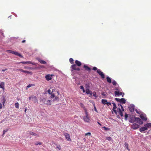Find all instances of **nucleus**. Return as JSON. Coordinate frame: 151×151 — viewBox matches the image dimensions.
Instances as JSON below:
<instances>
[{
  "mask_svg": "<svg viewBox=\"0 0 151 151\" xmlns=\"http://www.w3.org/2000/svg\"><path fill=\"white\" fill-rule=\"evenodd\" d=\"M92 69L94 70H97V72L101 76L102 78L104 79L105 78V75L101 71L100 69H97V68L96 67H93L92 68Z\"/></svg>",
  "mask_w": 151,
  "mask_h": 151,
  "instance_id": "f257e3e1",
  "label": "nucleus"
},
{
  "mask_svg": "<svg viewBox=\"0 0 151 151\" xmlns=\"http://www.w3.org/2000/svg\"><path fill=\"white\" fill-rule=\"evenodd\" d=\"M40 101L42 102L44 104H45L47 105H51V101L50 100H46L45 98H43L41 99Z\"/></svg>",
  "mask_w": 151,
  "mask_h": 151,
  "instance_id": "f03ea898",
  "label": "nucleus"
},
{
  "mask_svg": "<svg viewBox=\"0 0 151 151\" xmlns=\"http://www.w3.org/2000/svg\"><path fill=\"white\" fill-rule=\"evenodd\" d=\"M29 98V100H32L34 103L36 104L38 103V100L36 96L34 95H32L30 96Z\"/></svg>",
  "mask_w": 151,
  "mask_h": 151,
  "instance_id": "7ed1b4c3",
  "label": "nucleus"
},
{
  "mask_svg": "<svg viewBox=\"0 0 151 151\" xmlns=\"http://www.w3.org/2000/svg\"><path fill=\"white\" fill-rule=\"evenodd\" d=\"M115 100H116L117 101L121 103L124 104L126 103V100L124 98H122L119 99L117 98H115Z\"/></svg>",
  "mask_w": 151,
  "mask_h": 151,
  "instance_id": "20e7f679",
  "label": "nucleus"
},
{
  "mask_svg": "<svg viewBox=\"0 0 151 151\" xmlns=\"http://www.w3.org/2000/svg\"><path fill=\"white\" fill-rule=\"evenodd\" d=\"M114 95L115 96L122 95V96L123 97L124 95V93L122 92H119V91H115L114 92Z\"/></svg>",
  "mask_w": 151,
  "mask_h": 151,
  "instance_id": "39448f33",
  "label": "nucleus"
},
{
  "mask_svg": "<svg viewBox=\"0 0 151 151\" xmlns=\"http://www.w3.org/2000/svg\"><path fill=\"white\" fill-rule=\"evenodd\" d=\"M135 121L139 124H142L143 123V122L139 117H135Z\"/></svg>",
  "mask_w": 151,
  "mask_h": 151,
  "instance_id": "423d86ee",
  "label": "nucleus"
},
{
  "mask_svg": "<svg viewBox=\"0 0 151 151\" xmlns=\"http://www.w3.org/2000/svg\"><path fill=\"white\" fill-rule=\"evenodd\" d=\"M140 117L144 121H146L147 120V118L145 114H141L140 115Z\"/></svg>",
  "mask_w": 151,
  "mask_h": 151,
  "instance_id": "0eeeda50",
  "label": "nucleus"
},
{
  "mask_svg": "<svg viewBox=\"0 0 151 151\" xmlns=\"http://www.w3.org/2000/svg\"><path fill=\"white\" fill-rule=\"evenodd\" d=\"M53 76H54V75L53 74H48L46 76L45 78L46 80H47L48 81H49L52 79V77Z\"/></svg>",
  "mask_w": 151,
  "mask_h": 151,
  "instance_id": "6e6552de",
  "label": "nucleus"
},
{
  "mask_svg": "<svg viewBox=\"0 0 151 151\" xmlns=\"http://www.w3.org/2000/svg\"><path fill=\"white\" fill-rule=\"evenodd\" d=\"M64 135L67 140L69 141H71V139L70 138V136L68 134L65 133H64Z\"/></svg>",
  "mask_w": 151,
  "mask_h": 151,
  "instance_id": "1a4fd4ad",
  "label": "nucleus"
},
{
  "mask_svg": "<svg viewBox=\"0 0 151 151\" xmlns=\"http://www.w3.org/2000/svg\"><path fill=\"white\" fill-rule=\"evenodd\" d=\"M22 63V64H31L33 65H35V63L32 62L31 61H26V62L23 61V62H22L19 63Z\"/></svg>",
  "mask_w": 151,
  "mask_h": 151,
  "instance_id": "9d476101",
  "label": "nucleus"
},
{
  "mask_svg": "<svg viewBox=\"0 0 151 151\" xmlns=\"http://www.w3.org/2000/svg\"><path fill=\"white\" fill-rule=\"evenodd\" d=\"M77 65L76 64H73L70 67V68H71V71L73 72V71L74 70H76V68H77Z\"/></svg>",
  "mask_w": 151,
  "mask_h": 151,
  "instance_id": "9b49d317",
  "label": "nucleus"
},
{
  "mask_svg": "<svg viewBox=\"0 0 151 151\" xmlns=\"http://www.w3.org/2000/svg\"><path fill=\"white\" fill-rule=\"evenodd\" d=\"M84 122H89L90 120L88 116H84L83 117Z\"/></svg>",
  "mask_w": 151,
  "mask_h": 151,
  "instance_id": "f8f14e48",
  "label": "nucleus"
},
{
  "mask_svg": "<svg viewBox=\"0 0 151 151\" xmlns=\"http://www.w3.org/2000/svg\"><path fill=\"white\" fill-rule=\"evenodd\" d=\"M36 59L38 61L42 64H45L47 63L46 61L44 60H41L39 58H36Z\"/></svg>",
  "mask_w": 151,
  "mask_h": 151,
  "instance_id": "ddd939ff",
  "label": "nucleus"
},
{
  "mask_svg": "<svg viewBox=\"0 0 151 151\" xmlns=\"http://www.w3.org/2000/svg\"><path fill=\"white\" fill-rule=\"evenodd\" d=\"M132 127L133 129H136L139 127V125L136 123H134L133 124Z\"/></svg>",
  "mask_w": 151,
  "mask_h": 151,
  "instance_id": "4468645a",
  "label": "nucleus"
},
{
  "mask_svg": "<svg viewBox=\"0 0 151 151\" xmlns=\"http://www.w3.org/2000/svg\"><path fill=\"white\" fill-rule=\"evenodd\" d=\"M147 129V128H146V127H142L139 129V131L141 132H142L144 131H145Z\"/></svg>",
  "mask_w": 151,
  "mask_h": 151,
  "instance_id": "2eb2a0df",
  "label": "nucleus"
},
{
  "mask_svg": "<svg viewBox=\"0 0 151 151\" xmlns=\"http://www.w3.org/2000/svg\"><path fill=\"white\" fill-rule=\"evenodd\" d=\"M113 106V110L116 114H117V112L115 109L117 108L116 104L114 103H112Z\"/></svg>",
  "mask_w": 151,
  "mask_h": 151,
  "instance_id": "dca6fc26",
  "label": "nucleus"
},
{
  "mask_svg": "<svg viewBox=\"0 0 151 151\" xmlns=\"http://www.w3.org/2000/svg\"><path fill=\"white\" fill-rule=\"evenodd\" d=\"M83 68H85V70L87 71H90L91 69L90 67H88L87 65H83Z\"/></svg>",
  "mask_w": 151,
  "mask_h": 151,
  "instance_id": "f3484780",
  "label": "nucleus"
},
{
  "mask_svg": "<svg viewBox=\"0 0 151 151\" xmlns=\"http://www.w3.org/2000/svg\"><path fill=\"white\" fill-rule=\"evenodd\" d=\"M118 111L117 112L121 116H123V113L122 111H123L122 110H121L120 108L118 109Z\"/></svg>",
  "mask_w": 151,
  "mask_h": 151,
  "instance_id": "a211bd4d",
  "label": "nucleus"
},
{
  "mask_svg": "<svg viewBox=\"0 0 151 151\" xmlns=\"http://www.w3.org/2000/svg\"><path fill=\"white\" fill-rule=\"evenodd\" d=\"M75 64L78 66H80L81 65V62L80 61L78 60H75Z\"/></svg>",
  "mask_w": 151,
  "mask_h": 151,
  "instance_id": "6ab92c4d",
  "label": "nucleus"
},
{
  "mask_svg": "<svg viewBox=\"0 0 151 151\" xmlns=\"http://www.w3.org/2000/svg\"><path fill=\"white\" fill-rule=\"evenodd\" d=\"M85 91L87 94H90L91 96L92 95L91 91H90L88 88L86 89Z\"/></svg>",
  "mask_w": 151,
  "mask_h": 151,
  "instance_id": "aec40b11",
  "label": "nucleus"
},
{
  "mask_svg": "<svg viewBox=\"0 0 151 151\" xmlns=\"http://www.w3.org/2000/svg\"><path fill=\"white\" fill-rule=\"evenodd\" d=\"M0 87L4 90V82H2L0 83Z\"/></svg>",
  "mask_w": 151,
  "mask_h": 151,
  "instance_id": "412c9836",
  "label": "nucleus"
},
{
  "mask_svg": "<svg viewBox=\"0 0 151 151\" xmlns=\"http://www.w3.org/2000/svg\"><path fill=\"white\" fill-rule=\"evenodd\" d=\"M14 54L18 56L21 58H23L22 56L20 54L17 52L14 51Z\"/></svg>",
  "mask_w": 151,
  "mask_h": 151,
  "instance_id": "4be33fe9",
  "label": "nucleus"
},
{
  "mask_svg": "<svg viewBox=\"0 0 151 151\" xmlns=\"http://www.w3.org/2000/svg\"><path fill=\"white\" fill-rule=\"evenodd\" d=\"M144 126L146 127V128H150L151 127V123H148L144 125Z\"/></svg>",
  "mask_w": 151,
  "mask_h": 151,
  "instance_id": "5701e85b",
  "label": "nucleus"
},
{
  "mask_svg": "<svg viewBox=\"0 0 151 151\" xmlns=\"http://www.w3.org/2000/svg\"><path fill=\"white\" fill-rule=\"evenodd\" d=\"M107 102V100L106 99H102L101 100V103L104 104H106Z\"/></svg>",
  "mask_w": 151,
  "mask_h": 151,
  "instance_id": "b1692460",
  "label": "nucleus"
},
{
  "mask_svg": "<svg viewBox=\"0 0 151 151\" xmlns=\"http://www.w3.org/2000/svg\"><path fill=\"white\" fill-rule=\"evenodd\" d=\"M106 79L107 80V81L109 83H111V78L109 76L106 77Z\"/></svg>",
  "mask_w": 151,
  "mask_h": 151,
  "instance_id": "393cba45",
  "label": "nucleus"
},
{
  "mask_svg": "<svg viewBox=\"0 0 151 151\" xmlns=\"http://www.w3.org/2000/svg\"><path fill=\"white\" fill-rule=\"evenodd\" d=\"M35 84H29L27 86V88H29L32 86H35Z\"/></svg>",
  "mask_w": 151,
  "mask_h": 151,
  "instance_id": "a878e982",
  "label": "nucleus"
},
{
  "mask_svg": "<svg viewBox=\"0 0 151 151\" xmlns=\"http://www.w3.org/2000/svg\"><path fill=\"white\" fill-rule=\"evenodd\" d=\"M6 99H5V97L4 96H3V100H2V103L3 104V105L4 104L5 101H6Z\"/></svg>",
  "mask_w": 151,
  "mask_h": 151,
  "instance_id": "bb28decb",
  "label": "nucleus"
},
{
  "mask_svg": "<svg viewBox=\"0 0 151 151\" xmlns=\"http://www.w3.org/2000/svg\"><path fill=\"white\" fill-rule=\"evenodd\" d=\"M29 134L31 135H34L35 136H37V134L31 132H30Z\"/></svg>",
  "mask_w": 151,
  "mask_h": 151,
  "instance_id": "cd10ccee",
  "label": "nucleus"
},
{
  "mask_svg": "<svg viewBox=\"0 0 151 151\" xmlns=\"http://www.w3.org/2000/svg\"><path fill=\"white\" fill-rule=\"evenodd\" d=\"M15 106L16 108L18 109L19 108V104L18 102L16 103L15 104Z\"/></svg>",
  "mask_w": 151,
  "mask_h": 151,
  "instance_id": "c85d7f7f",
  "label": "nucleus"
},
{
  "mask_svg": "<svg viewBox=\"0 0 151 151\" xmlns=\"http://www.w3.org/2000/svg\"><path fill=\"white\" fill-rule=\"evenodd\" d=\"M73 59L71 58H70L69 59V61L72 64H73Z\"/></svg>",
  "mask_w": 151,
  "mask_h": 151,
  "instance_id": "c756f323",
  "label": "nucleus"
},
{
  "mask_svg": "<svg viewBox=\"0 0 151 151\" xmlns=\"http://www.w3.org/2000/svg\"><path fill=\"white\" fill-rule=\"evenodd\" d=\"M79 105L82 108L85 109V106L83 103H80L79 104Z\"/></svg>",
  "mask_w": 151,
  "mask_h": 151,
  "instance_id": "7c9ffc66",
  "label": "nucleus"
},
{
  "mask_svg": "<svg viewBox=\"0 0 151 151\" xmlns=\"http://www.w3.org/2000/svg\"><path fill=\"white\" fill-rule=\"evenodd\" d=\"M106 139L107 140H108L109 141H110L112 140V138H111V137H107L106 138Z\"/></svg>",
  "mask_w": 151,
  "mask_h": 151,
  "instance_id": "2f4dec72",
  "label": "nucleus"
},
{
  "mask_svg": "<svg viewBox=\"0 0 151 151\" xmlns=\"http://www.w3.org/2000/svg\"><path fill=\"white\" fill-rule=\"evenodd\" d=\"M6 51L7 52H9V53H11L13 54H14V51H13L12 50H7Z\"/></svg>",
  "mask_w": 151,
  "mask_h": 151,
  "instance_id": "473e14b6",
  "label": "nucleus"
},
{
  "mask_svg": "<svg viewBox=\"0 0 151 151\" xmlns=\"http://www.w3.org/2000/svg\"><path fill=\"white\" fill-rule=\"evenodd\" d=\"M112 83V84L114 85L115 86L117 84V83H116V82L114 80H113V81Z\"/></svg>",
  "mask_w": 151,
  "mask_h": 151,
  "instance_id": "72a5a7b5",
  "label": "nucleus"
},
{
  "mask_svg": "<svg viewBox=\"0 0 151 151\" xmlns=\"http://www.w3.org/2000/svg\"><path fill=\"white\" fill-rule=\"evenodd\" d=\"M80 88L83 90V93H84L85 92V90H84V88L83 86H80Z\"/></svg>",
  "mask_w": 151,
  "mask_h": 151,
  "instance_id": "f704fd0d",
  "label": "nucleus"
},
{
  "mask_svg": "<svg viewBox=\"0 0 151 151\" xmlns=\"http://www.w3.org/2000/svg\"><path fill=\"white\" fill-rule=\"evenodd\" d=\"M55 97V95L54 94H52L50 96V98H53Z\"/></svg>",
  "mask_w": 151,
  "mask_h": 151,
  "instance_id": "c9c22d12",
  "label": "nucleus"
},
{
  "mask_svg": "<svg viewBox=\"0 0 151 151\" xmlns=\"http://www.w3.org/2000/svg\"><path fill=\"white\" fill-rule=\"evenodd\" d=\"M23 72L25 73H28V74H30L31 73V72H30L28 71L27 70H23Z\"/></svg>",
  "mask_w": 151,
  "mask_h": 151,
  "instance_id": "e433bc0d",
  "label": "nucleus"
},
{
  "mask_svg": "<svg viewBox=\"0 0 151 151\" xmlns=\"http://www.w3.org/2000/svg\"><path fill=\"white\" fill-rule=\"evenodd\" d=\"M41 144H42L40 142H36L35 143V145H41Z\"/></svg>",
  "mask_w": 151,
  "mask_h": 151,
  "instance_id": "4c0bfd02",
  "label": "nucleus"
},
{
  "mask_svg": "<svg viewBox=\"0 0 151 151\" xmlns=\"http://www.w3.org/2000/svg\"><path fill=\"white\" fill-rule=\"evenodd\" d=\"M14 70H19L21 72H23V69H17L16 70L15 69H14Z\"/></svg>",
  "mask_w": 151,
  "mask_h": 151,
  "instance_id": "58836bf2",
  "label": "nucleus"
},
{
  "mask_svg": "<svg viewBox=\"0 0 151 151\" xmlns=\"http://www.w3.org/2000/svg\"><path fill=\"white\" fill-rule=\"evenodd\" d=\"M59 100V97L58 96H56L54 99V101H58Z\"/></svg>",
  "mask_w": 151,
  "mask_h": 151,
  "instance_id": "ea45409f",
  "label": "nucleus"
},
{
  "mask_svg": "<svg viewBox=\"0 0 151 151\" xmlns=\"http://www.w3.org/2000/svg\"><path fill=\"white\" fill-rule=\"evenodd\" d=\"M135 111H136V113H137L138 114H140L141 112L140 111H139L137 109H136L135 110Z\"/></svg>",
  "mask_w": 151,
  "mask_h": 151,
  "instance_id": "a19ab883",
  "label": "nucleus"
},
{
  "mask_svg": "<svg viewBox=\"0 0 151 151\" xmlns=\"http://www.w3.org/2000/svg\"><path fill=\"white\" fill-rule=\"evenodd\" d=\"M118 106H121V109H122V111H124V109L123 107L121 105V104H118Z\"/></svg>",
  "mask_w": 151,
  "mask_h": 151,
  "instance_id": "79ce46f5",
  "label": "nucleus"
},
{
  "mask_svg": "<svg viewBox=\"0 0 151 151\" xmlns=\"http://www.w3.org/2000/svg\"><path fill=\"white\" fill-rule=\"evenodd\" d=\"M124 145H125V147L127 148L128 149V144L126 143V142L125 143V144H124Z\"/></svg>",
  "mask_w": 151,
  "mask_h": 151,
  "instance_id": "37998d69",
  "label": "nucleus"
},
{
  "mask_svg": "<svg viewBox=\"0 0 151 151\" xmlns=\"http://www.w3.org/2000/svg\"><path fill=\"white\" fill-rule=\"evenodd\" d=\"M85 113H86V116H88V112H87L86 110V109H85Z\"/></svg>",
  "mask_w": 151,
  "mask_h": 151,
  "instance_id": "c03bdc74",
  "label": "nucleus"
},
{
  "mask_svg": "<svg viewBox=\"0 0 151 151\" xmlns=\"http://www.w3.org/2000/svg\"><path fill=\"white\" fill-rule=\"evenodd\" d=\"M87 135H88L89 136H90L91 135V133L90 132H88L87 133H86L85 134V135L86 136Z\"/></svg>",
  "mask_w": 151,
  "mask_h": 151,
  "instance_id": "a18cd8bd",
  "label": "nucleus"
},
{
  "mask_svg": "<svg viewBox=\"0 0 151 151\" xmlns=\"http://www.w3.org/2000/svg\"><path fill=\"white\" fill-rule=\"evenodd\" d=\"M128 116V115L126 113L125 115V119L126 120L127 119V118Z\"/></svg>",
  "mask_w": 151,
  "mask_h": 151,
  "instance_id": "49530a36",
  "label": "nucleus"
},
{
  "mask_svg": "<svg viewBox=\"0 0 151 151\" xmlns=\"http://www.w3.org/2000/svg\"><path fill=\"white\" fill-rule=\"evenodd\" d=\"M130 106L131 107V108H132V110H133V111H134V106L133 105H131Z\"/></svg>",
  "mask_w": 151,
  "mask_h": 151,
  "instance_id": "de8ad7c7",
  "label": "nucleus"
},
{
  "mask_svg": "<svg viewBox=\"0 0 151 151\" xmlns=\"http://www.w3.org/2000/svg\"><path fill=\"white\" fill-rule=\"evenodd\" d=\"M48 93L49 94H51L52 92V91H51L49 89L48 90Z\"/></svg>",
  "mask_w": 151,
  "mask_h": 151,
  "instance_id": "09e8293b",
  "label": "nucleus"
},
{
  "mask_svg": "<svg viewBox=\"0 0 151 151\" xmlns=\"http://www.w3.org/2000/svg\"><path fill=\"white\" fill-rule=\"evenodd\" d=\"M103 128H104L105 130H107L109 129L108 128H107L105 127H103Z\"/></svg>",
  "mask_w": 151,
  "mask_h": 151,
  "instance_id": "8fccbe9b",
  "label": "nucleus"
},
{
  "mask_svg": "<svg viewBox=\"0 0 151 151\" xmlns=\"http://www.w3.org/2000/svg\"><path fill=\"white\" fill-rule=\"evenodd\" d=\"M108 106H109L110 105H111V103L110 102H107L106 103V104Z\"/></svg>",
  "mask_w": 151,
  "mask_h": 151,
  "instance_id": "3c124183",
  "label": "nucleus"
},
{
  "mask_svg": "<svg viewBox=\"0 0 151 151\" xmlns=\"http://www.w3.org/2000/svg\"><path fill=\"white\" fill-rule=\"evenodd\" d=\"M76 70L80 71V69L79 68L77 67Z\"/></svg>",
  "mask_w": 151,
  "mask_h": 151,
  "instance_id": "603ef678",
  "label": "nucleus"
},
{
  "mask_svg": "<svg viewBox=\"0 0 151 151\" xmlns=\"http://www.w3.org/2000/svg\"><path fill=\"white\" fill-rule=\"evenodd\" d=\"M2 108V104L0 103V109H1Z\"/></svg>",
  "mask_w": 151,
  "mask_h": 151,
  "instance_id": "864d4df0",
  "label": "nucleus"
},
{
  "mask_svg": "<svg viewBox=\"0 0 151 151\" xmlns=\"http://www.w3.org/2000/svg\"><path fill=\"white\" fill-rule=\"evenodd\" d=\"M6 132V131L4 130L3 131V135H4L5 133Z\"/></svg>",
  "mask_w": 151,
  "mask_h": 151,
  "instance_id": "5fc2aeb1",
  "label": "nucleus"
},
{
  "mask_svg": "<svg viewBox=\"0 0 151 151\" xmlns=\"http://www.w3.org/2000/svg\"><path fill=\"white\" fill-rule=\"evenodd\" d=\"M94 110H95V111H96V112H97V109H96V107H95V106H94Z\"/></svg>",
  "mask_w": 151,
  "mask_h": 151,
  "instance_id": "6e6d98bb",
  "label": "nucleus"
},
{
  "mask_svg": "<svg viewBox=\"0 0 151 151\" xmlns=\"http://www.w3.org/2000/svg\"><path fill=\"white\" fill-rule=\"evenodd\" d=\"M7 70V69L6 68V69H2V70L3 71H6V70Z\"/></svg>",
  "mask_w": 151,
  "mask_h": 151,
  "instance_id": "4d7b16f0",
  "label": "nucleus"
},
{
  "mask_svg": "<svg viewBox=\"0 0 151 151\" xmlns=\"http://www.w3.org/2000/svg\"><path fill=\"white\" fill-rule=\"evenodd\" d=\"M101 94L103 96H106L104 92L102 93Z\"/></svg>",
  "mask_w": 151,
  "mask_h": 151,
  "instance_id": "13d9d810",
  "label": "nucleus"
},
{
  "mask_svg": "<svg viewBox=\"0 0 151 151\" xmlns=\"http://www.w3.org/2000/svg\"><path fill=\"white\" fill-rule=\"evenodd\" d=\"M25 42H26V41L25 40H23V41H22V43H24Z\"/></svg>",
  "mask_w": 151,
  "mask_h": 151,
  "instance_id": "bf43d9fd",
  "label": "nucleus"
},
{
  "mask_svg": "<svg viewBox=\"0 0 151 151\" xmlns=\"http://www.w3.org/2000/svg\"><path fill=\"white\" fill-rule=\"evenodd\" d=\"M97 123L100 125H101V124L99 122H98Z\"/></svg>",
  "mask_w": 151,
  "mask_h": 151,
  "instance_id": "052dcab7",
  "label": "nucleus"
},
{
  "mask_svg": "<svg viewBox=\"0 0 151 151\" xmlns=\"http://www.w3.org/2000/svg\"><path fill=\"white\" fill-rule=\"evenodd\" d=\"M87 84H86V87H87Z\"/></svg>",
  "mask_w": 151,
  "mask_h": 151,
  "instance_id": "680f3d73",
  "label": "nucleus"
},
{
  "mask_svg": "<svg viewBox=\"0 0 151 151\" xmlns=\"http://www.w3.org/2000/svg\"><path fill=\"white\" fill-rule=\"evenodd\" d=\"M57 148H59V149H60L59 148V147H57Z\"/></svg>",
  "mask_w": 151,
  "mask_h": 151,
  "instance_id": "e2e57ef3",
  "label": "nucleus"
},
{
  "mask_svg": "<svg viewBox=\"0 0 151 151\" xmlns=\"http://www.w3.org/2000/svg\"><path fill=\"white\" fill-rule=\"evenodd\" d=\"M26 110H26V109H25V112H26Z\"/></svg>",
  "mask_w": 151,
  "mask_h": 151,
  "instance_id": "0e129e2a",
  "label": "nucleus"
},
{
  "mask_svg": "<svg viewBox=\"0 0 151 151\" xmlns=\"http://www.w3.org/2000/svg\"><path fill=\"white\" fill-rule=\"evenodd\" d=\"M93 96H95V94H94V93H93Z\"/></svg>",
  "mask_w": 151,
  "mask_h": 151,
  "instance_id": "69168bd1",
  "label": "nucleus"
},
{
  "mask_svg": "<svg viewBox=\"0 0 151 151\" xmlns=\"http://www.w3.org/2000/svg\"><path fill=\"white\" fill-rule=\"evenodd\" d=\"M93 96H95V94H94V93H93Z\"/></svg>",
  "mask_w": 151,
  "mask_h": 151,
  "instance_id": "338daca9",
  "label": "nucleus"
},
{
  "mask_svg": "<svg viewBox=\"0 0 151 151\" xmlns=\"http://www.w3.org/2000/svg\"><path fill=\"white\" fill-rule=\"evenodd\" d=\"M24 68H26V67H24Z\"/></svg>",
  "mask_w": 151,
  "mask_h": 151,
  "instance_id": "774afa93",
  "label": "nucleus"
}]
</instances>
